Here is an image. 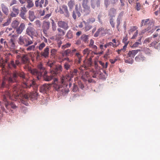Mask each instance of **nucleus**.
<instances>
[{"label":"nucleus","mask_w":160,"mask_h":160,"mask_svg":"<svg viewBox=\"0 0 160 160\" xmlns=\"http://www.w3.org/2000/svg\"><path fill=\"white\" fill-rule=\"evenodd\" d=\"M19 77L22 80V83L21 86L20 85L16 84L13 85L14 86L19 85L20 86L21 88V93L20 95L18 98L21 97L22 99L28 100L30 99L29 93L23 95L22 93L23 90L22 88L29 89L31 87L34 88L35 86L36 83L35 82L34 79L30 80L26 77L25 73L22 72H21L18 70H14L13 71L12 75L8 79V81L9 83L17 82L18 81V78Z\"/></svg>","instance_id":"nucleus-1"},{"label":"nucleus","mask_w":160,"mask_h":160,"mask_svg":"<svg viewBox=\"0 0 160 160\" xmlns=\"http://www.w3.org/2000/svg\"><path fill=\"white\" fill-rule=\"evenodd\" d=\"M21 90L20 86L17 85L14 86L10 91H6L3 94L2 96V100L5 107L8 109H9V106L14 109L17 108V106L14 103L12 102H10L8 100L9 99L15 100V99H18L20 95Z\"/></svg>","instance_id":"nucleus-2"},{"label":"nucleus","mask_w":160,"mask_h":160,"mask_svg":"<svg viewBox=\"0 0 160 160\" xmlns=\"http://www.w3.org/2000/svg\"><path fill=\"white\" fill-rule=\"evenodd\" d=\"M62 67L59 66L56 68L54 71H50L48 73L47 71L43 73L42 75L43 80L46 81H51L54 77L59 75L62 71Z\"/></svg>","instance_id":"nucleus-3"},{"label":"nucleus","mask_w":160,"mask_h":160,"mask_svg":"<svg viewBox=\"0 0 160 160\" xmlns=\"http://www.w3.org/2000/svg\"><path fill=\"white\" fill-rule=\"evenodd\" d=\"M38 69H30L29 71L32 75L36 77L38 80H39L42 77L43 73L46 71L42 64H39L38 66Z\"/></svg>","instance_id":"nucleus-4"},{"label":"nucleus","mask_w":160,"mask_h":160,"mask_svg":"<svg viewBox=\"0 0 160 160\" xmlns=\"http://www.w3.org/2000/svg\"><path fill=\"white\" fill-rule=\"evenodd\" d=\"M18 43L24 46L28 47L33 43V41L26 35L20 36L18 41Z\"/></svg>","instance_id":"nucleus-5"},{"label":"nucleus","mask_w":160,"mask_h":160,"mask_svg":"<svg viewBox=\"0 0 160 160\" xmlns=\"http://www.w3.org/2000/svg\"><path fill=\"white\" fill-rule=\"evenodd\" d=\"M78 72V70L76 69L73 70L71 69L68 74L62 78V82L66 81H71L73 76L75 75Z\"/></svg>","instance_id":"nucleus-6"},{"label":"nucleus","mask_w":160,"mask_h":160,"mask_svg":"<svg viewBox=\"0 0 160 160\" xmlns=\"http://www.w3.org/2000/svg\"><path fill=\"white\" fill-rule=\"evenodd\" d=\"M56 11L61 14L64 13L65 15L67 17H68L69 16L68 7L65 5H63L60 6L58 8Z\"/></svg>","instance_id":"nucleus-7"},{"label":"nucleus","mask_w":160,"mask_h":160,"mask_svg":"<svg viewBox=\"0 0 160 160\" xmlns=\"http://www.w3.org/2000/svg\"><path fill=\"white\" fill-rule=\"evenodd\" d=\"M26 34L32 38L34 36L37 37L38 35L35 29L33 28L30 26L26 29Z\"/></svg>","instance_id":"nucleus-8"},{"label":"nucleus","mask_w":160,"mask_h":160,"mask_svg":"<svg viewBox=\"0 0 160 160\" xmlns=\"http://www.w3.org/2000/svg\"><path fill=\"white\" fill-rule=\"evenodd\" d=\"M77 50L75 48H73L72 49H67L63 51L62 52V55L63 57L70 56L72 57L77 52Z\"/></svg>","instance_id":"nucleus-9"},{"label":"nucleus","mask_w":160,"mask_h":160,"mask_svg":"<svg viewBox=\"0 0 160 160\" xmlns=\"http://www.w3.org/2000/svg\"><path fill=\"white\" fill-rule=\"evenodd\" d=\"M88 0H83L82 6L84 8L83 12L86 15L88 14L91 12L90 7L88 5Z\"/></svg>","instance_id":"nucleus-10"},{"label":"nucleus","mask_w":160,"mask_h":160,"mask_svg":"<svg viewBox=\"0 0 160 160\" xmlns=\"http://www.w3.org/2000/svg\"><path fill=\"white\" fill-rule=\"evenodd\" d=\"M81 9V6L80 4H79V5L76 4L75 10H73L72 13V17L74 20L76 18V15H77L78 17H79L81 16V13L80 12Z\"/></svg>","instance_id":"nucleus-11"},{"label":"nucleus","mask_w":160,"mask_h":160,"mask_svg":"<svg viewBox=\"0 0 160 160\" xmlns=\"http://www.w3.org/2000/svg\"><path fill=\"white\" fill-rule=\"evenodd\" d=\"M54 88L57 91H61L62 94L63 93H68L69 90H68V88L66 89V88H64L63 85L62 86H60L56 83H54L53 85Z\"/></svg>","instance_id":"nucleus-12"},{"label":"nucleus","mask_w":160,"mask_h":160,"mask_svg":"<svg viewBox=\"0 0 160 160\" xmlns=\"http://www.w3.org/2000/svg\"><path fill=\"white\" fill-rule=\"evenodd\" d=\"M20 6L19 5L14 6L12 7V11L11 12L9 16L11 17H16L19 13V8Z\"/></svg>","instance_id":"nucleus-13"},{"label":"nucleus","mask_w":160,"mask_h":160,"mask_svg":"<svg viewBox=\"0 0 160 160\" xmlns=\"http://www.w3.org/2000/svg\"><path fill=\"white\" fill-rule=\"evenodd\" d=\"M93 56H91L88 59H86L83 61V64L82 65V67L84 68L85 69H87L88 68L92 65V59Z\"/></svg>","instance_id":"nucleus-14"},{"label":"nucleus","mask_w":160,"mask_h":160,"mask_svg":"<svg viewBox=\"0 0 160 160\" xmlns=\"http://www.w3.org/2000/svg\"><path fill=\"white\" fill-rule=\"evenodd\" d=\"M20 64V62L18 60H16L15 62L12 60L8 63L7 68L8 69H11L12 68L15 69L17 68V66Z\"/></svg>","instance_id":"nucleus-15"},{"label":"nucleus","mask_w":160,"mask_h":160,"mask_svg":"<svg viewBox=\"0 0 160 160\" xmlns=\"http://www.w3.org/2000/svg\"><path fill=\"white\" fill-rule=\"evenodd\" d=\"M21 62L22 63L26 64V68H28V65L30 63V60L28 54H23L21 57Z\"/></svg>","instance_id":"nucleus-16"},{"label":"nucleus","mask_w":160,"mask_h":160,"mask_svg":"<svg viewBox=\"0 0 160 160\" xmlns=\"http://www.w3.org/2000/svg\"><path fill=\"white\" fill-rule=\"evenodd\" d=\"M58 27L63 28L64 30H67L69 27L67 21H59L58 22Z\"/></svg>","instance_id":"nucleus-17"},{"label":"nucleus","mask_w":160,"mask_h":160,"mask_svg":"<svg viewBox=\"0 0 160 160\" xmlns=\"http://www.w3.org/2000/svg\"><path fill=\"white\" fill-rule=\"evenodd\" d=\"M47 65L50 68V71H54L56 68L59 66H62L60 65H56L55 62L54 61H49L48 62Z\"/></svg>","instance_id":"nucleus-18"},{"label":"nucleus","mask_w":160,"mask_h":160,"mask_svg":"<svg viewBox=\"0 0 160 160\" xmlns=\"http://www.w3.org/2000/svg\"><path fill=\"white\" fill-rule=\"evenodd\" d=\"M7 62V60L5 62L2 59L0 60V67L1 68V70L2 71V74L4 76H6L8 73L6 70L5 65V62Z\"/></svg>","instance_id":"nucleus-19"},{"label":"nucleus","mask_w":160,"mask_h":160,"mask_svg":"<svg viewBox=\"0 0 160 160\" xmlns=\"http://www.w3.org/2000/svg\"><path fill=\"white\" fill-rule=\"evenodd\" d=\"M51 84H45L41 86L39 91L42 93H46L50 88Z\"/></svg>","instance_id":"nucleus-20"},{"label":"nucleus","mask_w":160,"mask_h":160,"mask_svg":"<svg viewBox=\"0 0 160 160\" xmlns=\"http://www.w3.org/2000/svg\"><path fill=\"white\" fill-rule=\"evenodd\" d=\"M27 11L25 6L21 7L20 10L19 16L23 19H26V14Z\"/></svg>","instance_id":"nucleus-21"},{"label":"nucleus","mask_w":160,"mask_h":160,"mask_svg":"<svg viewBox=\"0 0 160 160\" xmlns=\"http://www.w3.org/2000/svg\"><path fill=\"white\" fill-rule=\"evenodd\" d=\"M49 47L48 46H47L44 50L41 52V55L43 58H47L49 57Z\"/></svg>","instance_id":"nucleus-22"},{"label":"nucleus","mask_w":160,"mask_h":160,"mask_svg":"<svg viewBox=\"0 0 160 160\" xmlns=\"http://www.w3.org/2000/svg\"><path fill=\"white\" fill-rule=\"evenodd\" d=\"M149 23H151V25L152 26L153 24V20H150L149 19L142 20L141 22V27H142L143 25H146V28L149 25Z\"/></svg>","instance_id":"nucleus-23"},{"label":"nucleus","mask_w":160,"mask_h":160,"mask_svg":"<svg viewBox=\"0 0 160 160\" xmlns=\"http://www.w3.org/2000/svg\"><path fill=\"white\" fill-rule=\"evenodd\" d=\"M151 23H149V25L143 31H145L144 32H142V33H144V32L147 31H148V32H151L152 33L156 29V28L154 26V22L153 20V24L152 26L151 25Z\"/></svg>","instance_id":"nucleus-24"},{"label":"nucleus","mask_w":160,"mask_h":160,"mask_svg":"<svg viewBox=\"0 0 160 160\" xmlns=\"http://www.w3.org/2000/svg\"><path fill=\"white\" fill-rule=\"evenodd\" d=\"M106 30L102 27L99 28L94 34V37H97L99 35H103L106 34Z\"/></svg>","instance_id":"nucleus-25"},{"label":"nucleus","mask_w":160,"mask_h":160,"mask_svg":"<svg viewBox=\"0 0 160 160\" xmlns=\"http://www.w3.org/2000/svg\"><path fill=\"white\" fill-rule=\"evenodd\" d=\"M91 5L92 8L94 9L96 7L100 6V0H91Z\"/></svg>","instance_id":"nucleus-26"},{"label":"nucleus","mask_w":160,"mask_h":160,"mask_svg":"<svg viewBox=\"0 0 160 160\" xmlns=\"http://www.w3.org/2000/svg\"><path fill=\"white\" fill-rule=\"evenodd\" d=\"M25 25L24 23H21L19 27L16 28V32L17 34H21L25 28Z\"/></svg>","instance_id":"nucleus-27"},{"label":"nucleus","mask_w":160,"mask_h":160,"mask_svg":"<svg viewBox=\"0 0 160 160\" xmlns=\"http://www.w3.org/2000/svg\"><path fill=\"white\" fill-rule=\"evenodd\" d=\"M146 60V58L142 53L139 54L135 58V60L138 62H143Z\"/></svg>","instance_id":"nucleus-28"},{"label":"nucleus","mask_w":160,"mask_h":160,"mask_svg":"<svg viewBox=\"0 0 160 160\" xmlns=\"http://www.w3.org/2000/svg\"><path fill=\"white\" fill-rule=\"evenodd\" d=\"M44 39V42H42L41 43H40L37 47V48L40 51L42 50L46 46V43H48V40L47 39L44 37H43Z\"/></svg>","instance_id":"nucleus-29"},{"label":"nucleus","mask_w":160,"mask_h":160,"mask_svg":"<svg viewBox=\"0 0 160 160\" xmlns=\"http://www.w3.org/2000/svg\"><path fill=\"white\" fill-rule=\"evenodd\" d=\"M50 23L49 22H45L43 24L42 28L44 33L47 32V30L49 29Z\"/></svg>","instance_id":"nucleus-30"},{"label":"nucleus","mask_w":160,"mask_h":160,"mask_svg":"<svg viewBox=\"0 0 160 160\" xmlns=\"http://www.w3.org/2000/svg\"><path fill=\"white\" fill-rule=\"evenodd\" d=\"M118 0H104V4L106 8H107L109 5L111 4L113 5L116 4L118 2Z\"/></svg>","instance_id":"nucleus-31"},{"label":"nucleus","mask_w":160,"mask_h":160,"mask_svg":"<svg viewBox=\"0 0 160 160\" xmlns=\"http://www.w3.org/2000/svg\"><path fill=\"white\" fill-rule=\"evenodd\" d=\"M2 11L3 12L6 16L8 15L9 11L8 7L4 4L2 3L1 5Z\"/></svg>","instance_id":"nucleus-32"},{"label":"nucleus","mask_w":160,"mask_h":160,"mask_svg":"<svg viewBox=\"0 0 160 160\" xmlns=\"http://www.w3.org/2000/svg\"><path fill=\"white\" fill-rule=\"evenodd\" d=\"M140 51L139 49L132 50L129 51L128 56L129 57L133 58Z\"/></svg>","instance_id":"nucleus-33"},{"label":"nucleus","mask_w":160,"mask_h":160,"mask_svg":"<svg viewBox=\"0 0 160 160\" xmlns=\"http://www.w3.org/2000/svg\"><path fill=\"white\" fill-rule=\"evenodd\" d=\"M116 13V10L113 8H111L110 9L108 12V15L111 18H113L115 16V15Z\"/></svg>","instance_id":"nucleus-34"},{"label":"nucleus","mask_w":160,"mask_h":160,"mask_svg":"<svg viewBox=\"0 0 160 160\" xmlns=\"http://www.w3.org/2000/svg\"><path fill=\"white\" fill-rule=\"evenodd\" d=\"M38 95V93L37 92H30L29 93L30 99L33 101L37 99Z\"/></svg>","instance_id":"nucleus-35"},{"label":"nucleus","mask_w":160,"mask_h":160,"mask_svg":"<svg viewBox=\"0 0 160 160\" xmlns=\"http://www.w3.org/2000/svg\"><path fill=\"white\" fill-rule=\"evenodd\" d=\"M89 36L85 34H83L81 36L80 39L85 43H87L88 41Z\"/></svg>","instance_id":"nucleus-36"},{"label":"nucleus","mask_w":160,"mask_h":160,"mask_svg":"<svg viewBox=\"0 0 160 160\" xmlns=\"http://www.w3.org/2000/svg\"><path fill=\"white\" fill-rule=\"evenodd\" d=\"M150 45L151 47H154L157 49H159L160 48V42L158 43L157 41H153Z\"/></svg>","instance_id":"nucleus-37"},{"label":"nucleus","mask_w":160,"mask_h":160,"mask_svg":"<svg viewBox=\"0 0 160 160\" xmlns=\"http://www.w3.org/2000/svg\"><path fill=\"white\" fill-rule=\"evenodd\" d=\"M66 81V82H62V79L61 80V81L60 82L63 85V86H64V88H66V89L68 88H68L67 87L68 86V84H69V88H70L71 86H72V83L70 82V81ZM69 90V89H68Z\"/></svg>","instance_id":"nucleus-38"},{"label":"nucleus","mask_w":160,"mask_h":160,"mask_svg":"<svg viewBox=\"0 0 160 160\" xmlns=\"http://www.w3.org/2000/svg\"><path fill=\"white\" fill-rule=\"evenodd\" d=\"M74 0H70L68 2V5L70 10H72L75 5Z\"/></svg>","instance_id":"nucleus-39"},{"label":"nucleus","mask_w":160,"mask_h":160,"mask_svg":"<svg viewBox=\"0 0 160 160\" xmlns=\"http://www.w3.org/2000/svg\"><path fill=\"white\" fill-rule=\"evenodd\" d=\"M35 17L33 12L31 11L29 12V18L31 21H33L35 19Z\"/></svg>","instance_id":"nucleus-40"},{"label":"nucleus","mask_w":160,"mask_h":160,"mask_svg":"<svg viewBox=\"0 0 160 160\" xmlns=\"http://www.w3.org/2000/svg\"><path fill=\"white\" fill-rule=\"evenodd\" d=\"M90 75L89 72H86L85 73H83L82 75V78L84 81H87L89 78Z\"/></svg>","instance_id":"nucleus-41"},{"label":"nucleus","mask_w":160,"mask_h":160,"mask_svg":"<svg viewBox=\"0 0 160 160\" xmlns=\"http://www.w3.org/2000/svg\"><path fill=\"white\" fill-rule=\"evenodd\" d=\"M72 63H69V62H65L64 64V68L65 69L67 70H69L71 69V67Z\"/></svg>","instance_id":"nucleus-42"},{"label":"nucleus","mask_w":160,"mask_h":160,"mask_svg":"<svg viewBox=\"0 0 160 160\" xmlns=\"http://www.w3.org/2000/svg\"><path fill=\"white\" fill-rule=\"evenodd\" d=\"M19 24V22L16 20L13 21L11 23L12 27L14 28H17Z\"/></svg>","instance_id":"nucleus-43"},{"label":"nucleus","mask_w":160,"mask_h":160,"mask_svg":"<svg viewBox=\"0 0 160 160\" xmlns=\"http://www.w3.org/2000/svg\"><path fill=\"white\" fill-rule=\"evenodd\" d=\"M58 33V36H62L65 35V32L61 28H58L57 29Z\"/></svg>","instance_id":"nucleus-44"},{"label":"nucleus","mask_w":160,"mask_h":160,"mask_svg":"<svg viewBox=\"0 0 160 160\" xmlns=\"http://www.w3.org/2000/svg\"><path fill=\"white\" fill-rule=\"evenodd\" d=\"M75 56H77L78 60V63H80L81 62L82 60V55L80 54L79 52H76L75 53Z\"/></svg>","instance_id":"nucleus-45"},{"label":"nucleus","mask_w":160,"mask_h":160,"mask_svg":"<svg viewBox=\"0 0 160 160\" xmlns=\"http://www.w3.org/2000/svg\"><path fill=\"white\" fill-rule=\"evenodd\" d=\"M143 51L146 54L150 56L152 54V51L150 50L149 48H144Z\"/></svg>","instance_id":"nucleus-46"},{"label":"nucleus","mask_w":160,"mask_h":160,"mask_svg":"<svg viewBox=\"0 0 160 160\" xmlns=\"http://www.w3.org/2000/svg\"><path fill=\"white\" fill-rule=\"evenodd\" d=\"M28 4L27 7L28 8H31L34 6L32 0H27V1Z\"/></svg>","instance_id":"nucleus-47"},{"label":"nucleus","mask_w":160,"mask_h":160,"mask_svg":"<svg viewBox=\"0 0 160 160\" xmlns=\"http://www.w3.org/2000/svg\"><path fill=\"white\" fill-rule=\"evenodd\" d=\"M66 36L68 39L72 38L73 37L72 31L70 30H69L67 32Z\"/></svg>","instance_id":"nucleus-48"},{"label":"nucleus","mask_w":160,"mask_h":160,"mask_svg":"<svg viewBox=\"0 0 160 160\" xmlns=\"http://www.w3.org/2000/svg\"><path fill=\"white\" fill-rule=\"evenodd\" d=\"M43 58L42 56L41 55V52L38 51H37L36 54V58L38 60H40L41 59V58Z\"/></svg>","instance_id":"nucleus-49"},{"label":"nucleus","mask_w":160,"mask_h":160,"mask_svg":"<svg viewBox=\"0 0 160 160\" xmlns=\"http://www.w3.org/2000/svg\"><path fill=\"white\" fill-rule=\"evenodd\" d=\"M83 22L85 24V31H88L92 28V26L89 24H86V23L85 21H83Z\"/></svg>","instance_id":"nucleus-50"},{"label":"nucleus","mask_w":160,"mask_h":160,"mask_svg":"<svg viewBox=\"0 0 160 160\" xmlns=\"http://www.w3.org/2000/svg\"><path fill=\"white\" fill-rule=\"evenodd\" d=\"M112 41L113 45H114V46L115 48L117 47L119 45L118 40L115 39H112Z\"/></svg>","instance_id":"nucleus-51"},{"label":"nucleus","mask_w":160,"mask_h":160,"mask_svg":"<svg viewBox=\"0 0 160 160\" xmlns=\"http://www.w3.org/2000/svg\"><path fill=\"white\" fill-rule=\"evenodd\" d=\"M5 76L4 77L3 80L2 81V82L0 85V88H4L6 86V80H7V78L5 76Z\"/></svg>","instance_id":"nucleus-52"},{"label":"nucleus","mask_w":160,"mask_h":160,"mask_svg":"<svg viewBox=\"0 0 160 160\" xmlns=\"http://www.w3.org/2000/svg\"><path fill=\"white\" fill-rule=\"evenodd\" d=\"M36 44V43L34 45H33L29 46L26 48V50L27 51H31L32 50L34 51L35 48V46Z\"/></svg>","instance_id":"nucleus-53"},{"label":"nucleus","mask_w":160,"mask_h":160,"mask_svg":"<svg viewBox=\"0 0 160 160\" xmlns=\"http://www.w3.org/2000/svg\"><path fill=\"white\" fill-rule=\"evenodd\" d=\"M0 42L2 44H3L4 47L5 48H7L8 47L7 42L3 38H1L0 40Z\"/></svg>","instance_id":"nucleus-54"},{"label":"nucleus","mask_w":160,"mask_h":160,"mask_svg":"<svg viewBox=\"0 0 160 160\" xmlns=\"http://www.w3.org/2000/svg\"><path fill=\"white\" fill-rule=\"evenodd\" d=\"M142 5L139 2H137L136 3V9L137 11H139L140 9H142Z\"/></svg>","instance_id":"nucleus-55"},{"label":"nucleus","mask_w":160,"mask_h":160,"mask_svg":"<svg viewBox=\"0 0 160 160\" xmlns=\"http://www.w3.org/2000/svg\"><path fill=\"white\" fill-rule=\"evenodd\" d=\"M125 62L126 63L132 64L133 62V60L132 58L129 57L126 59H125Z\"/></svg>","instance_id":"nucleus-56"},{"label":"nucleus","mask_w":160,"mask_h":160,"mask_svg":"<svg viewBox=\"0 0 160 160\" xmlns=\"http://www.w3.org/2000/svg\"><path fill=\"white\" fill-rule=\"evenodd\" d=\"M137 28V27L136 26H133L132 27H131V28L129 31V34H132V32L136 31Z\"/></svg>","instance_id":"nucleus-57"},{"label":"nucleus","mask_w":160,"mask_h":160,"mask_svg":"<svg viewBox=\"0 0 160 160\" xmlns=\"http://www.w3.org/2000/svg\"><path fill=\"white\" fill-rule=\"evenodd\" d=\"M114 20L113 18H111L109 20L110 23L113 28H114L115 27V23L114 22Z\"/></svg>","instance_id":"nucleus-58"},{"label":"nucleus","mask_w":160,"mask_h":160,"mask_svg":"<svg viewBox=\"0 0 160 160\" xmlns=\"http://www.w3.org/2000/svg\"><path fill=\"white\" fill-rule=\"evenodd\" d=\"M36 27L37 28H40L41 25V22L39 20H37L35 22Z\"/></svg>","instance_id":"nucleus-59"},{"label":"nucleus","mask_w":160,"mask_h":160,"mask_svg":"<svg viewBox=\"0 0 160 160\" xmlns=\"http://www.w3.org/2000/svg\"><path fill=\"white\" fill-rule=\"evenodd\" d=\"M142 44V42H136L132 46V47L136 48L138 47L139 45Z\"/></svg>","instance_id":"nucleus-60"},{"label":"nucleus","mask_w":160,"mask_h":160,"mask_svg":"<svg viewBox=\"0 0 160 160\" xmlns=\"http://www.w3.org/2000/svg\"><path fill=\"white\" fill-rule=\"evenodd\" d=\"M90 51L88 48H86L83 51L84 55L87 54V56L89 55Z\"/></svg>","instance_id":"nucleus-61"},{"label":"nucleus","mask_w":160,"mask_h":160,"mask_svg":"<svg viewBox=\"0 0 160 160\" xmlns=\"http://www.w3.org/2000/svg\"><path fill=\"white\" fill-rule=\"evenodd\" d=\"M57 26L56 24L53 21L52 23V28L53 31H55L56 30Z\"/></svg>","instance_id":"nucleus-62"},{"label":"nucleus","mask_w":160,"mask_h":160,"mask_svg":"<svg viewBox=\"0 0 160 160\" xmlns=\"http://www.w3.org/2000/svg\"><path fill=\"white\" fill-rule=\"evenodd\" d=\"M95 19L94 18H89L88 20V23H92L95 22Z\"/></svg>","instance_id":"nucleus-63"},{"label":"nucleus","mask_w":160,"mask_h":160,"mask_svg":"<svg viewBox=\"0 0 160 160\" xmlns=\"http://www.w3.org/2000/svg\"><path fill=\"white\" fill-rule=\"evenodd\" d=\"M48 8H47L43 10L42 12L41 11L40 12L41 16H44L45 15L46 12L48 11Z\"/></svg>","instance_id":"nucleus-64"}]
</instances>
